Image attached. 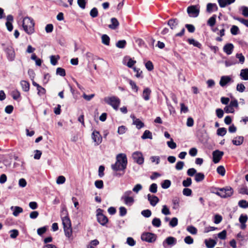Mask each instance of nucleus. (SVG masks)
I'll return each instance as SVG.
<instances>
[{
	"label": "nucleus",
	"mask_w": 248,
	"mask_h": 248,
	"mask_svg": "<svg viewBox=\"0 0 248 248\" xmlns=\"http://www.w3.org/2000/svg\"><path fill=\"white\" fill-rule=\"evenodd\" d=\"M61 217L62 220L64 234L69 241H72L74 239V237L73 236L72 224L68 216V211L66 208L62 209Z\"/></svg>",
	"instance_id": "obj_1"
},
{
	"label": "nucleus",
	"mask_w": 248,
	"mask_h": 248,
	"mask_svg": "<svg viewBox=\"0 0 248 248\" xmlns=\"http://www.w3.org/2000/svg\"><path fill=\"white\" fill-rule=\"evenodd\" d=\"M127 164L126 155L124 154H119L116 156V161L111 165V169L114 171L124 170L126 169Z\"/></svg>",
	"instance_id": "obj_2"
},
{
	"label": "nucleus",
	"mask_w": 248,
	"mask_h": 248,
	"mask_svg": "<svg viewBox=\"0 0 248 248\" xmlns=\"http://www.w3.org/2000/svg\"><path fill=\"white\" fill-rule=\"evenodd\" d=\"M209 190L211 193L216 194L222 198L230 197L233 193V190L230 186L223 188L212 186L209 188Z\"/></svg>",
	"instance_id": "obj_3"
},
{
	"label": "nucleus",
	"mask_w": 248,
	"mask_h": 248,
	"mask_svg": "<svg viewBox=\"0 0 248 248\" xmlns=\"http://www.w3.org/2000/svg\"><path fill=\"white\" fill-rule=\"evenodd\" d=\"M22 27L24 31L28 34H31L34 32V22L33 19L29 17H25L22 22Z\"/></svg>",
	"instance_id": "obj_4"
},
{
	"label": "nucleus",
	"mask_w": 248,
	"mask_h": 248,
	"mask_svg": "<svg viewBox=\"0 0 248 248\" xmlns=\"http://www.w3.org/2000/svg\"><path fill=\"white\" fill-rule=\"evenodd\" d=\"M105 102L111 106L114 109L117 110L121 103L120 99L116 96L108 97L104 98Z\"/></svg>",
	"instance_id": "obj_5"
},
{
	"label": "nucleus",
	"mask_w": 248,
	"mask_h": 248,
	"mask_svg": "<svg viewBox=\"0 0 248 248\" xmlns=\"http://www.w3.org/2000/svg\"><path fill=\"white\" fill-rule=\"evenodd\" d=\"M132 192L131 190H127L124 192L123 195L121 197V200L123 201L125 204L127 206H131L134 202V199L131 196Z\"/></svg>",
	"instance_id": "obj_6"
},
{
	"label": "nucleus",
	"mask_w": 248,
	"mask_h": 248,
	"mask_svg": "<svg viewBox=\"0 0 248 248\" xmlns=\"http://www.w3.org/2000/svg\"><path fill=\"white\" fill-rule=\"evenodd\" d=\"M200 6L199 4L191 5L187 8V13L190 17H197L200 14Z\"/></svg>",
	"instance_id": "obj_7"
},
{
	"label": "nucleus",
	"mask_w": 248,
	"mask_h": 248,
	"mask_svg": "<svg viewBox=\"0 0 248 248\" xmlns=\"http://www.w3.org/2000/svg\"><path fill=\"white\" fill-rule=\"evenodd\" d=\"M97 213L96 214V217L98 222L102 226H106L108 222V219L107 216L102 213L103 210L99 208L97 210Z\"/></svg>",
	"instance_id": "obj_8"
},
{
	"label": "nucleus",
	"mask_w": 248,
	"mask_h": 248,
	"mask_svg": "<svg viewBox=\"0 0 248 248\" xmlns=\"http://www.w3.org/2000/svg\"><path fill=\"white\" fill-rule=\"evenodd\" d=\"M156 238V235L151 232H143L141 235V239L142 241L149 243H153L155 242Z\"/></svg>",
	"instance_id": "obj_9"
},
{
	"label": "nucleus",
	"mask_w": 248,
	"mask_h": 248,
	"mask_svg": "<svg viewBox=\"0 0 248 248\" xmlns=\"http://www.w3.org/2000/svg\"><path fill=\"white\" fill-rule=\"evenodd\" d=\"M132 157L135 162L139 165H142L144 163V157L141 152H135L132 155Z\"/></svg>",
	"instance_id": "obj_10"
},
{
	"label": "nucleus",
	"mask_w": 248,
	"mask_h": 248,
	"mask_svg": "<svg viewBox=\"0 0 248 248\" xmlns=\"http://www.w3.org/2000/svg\"><path fill=\"white\" fill-rule=\"evenodd\" d=\"M7 55V57L10 61H13L15 58V52L13 47L11 46H8L5 49Z\"/></svg>",
	"instance_id": "obj_11"
},
{
	"label": "nucleus",
	"mask_w": 248,
	"mask_h": 248,
	"mask_svg": "<svg viewBox=\"0 0 248 248\" xmlns=\"http://www.w3.org/2000/svg\"><path fill=\"white\" fill-rule=\"evenodd\" d=\"M212 155L213 161L215 163H217L220 161L224 155V152L218 150H216L213 152Z\"/></svg>",
	"instance_id": "obj_12"
},
{
	"label": "nucleus",
	"mask_w": 248,
	"mask_h": 248,
	"mask_svg": "<svg viewBox=\"0 0 248 248\" xmlns=\"http://www.w3.org/2000/svg\"><path fill=\"white\" fill-rule=\"evenodd\" d=\"M92 138L94 142H96L97 145H99L102 142V136L100 133L96 130H94L92 134Z\"/></svg>",
	"instance_id": "obj_13"
},
{
	"label": "nucleus",
	"mask_w": 248,
	"mask_h": 248,
	"mask_svg": "<svg viewBox=\"0 0 248 248\" xmlns=\"http://www.w3.org/2000/svg\"><path fill=\"white\" fill-rule=\"evenodd\" d=\"M176 239L172 236H169L167 237L163 242V245L164 247H166V245L169 246H173L176 244Z\"/></svg>",
	"instance_id": "obj_14"
},
{
	"label": "nucleus",
	"mask_w": 248,
	"mask_h": 248,
	"mask_svg": "<svg viewBox=\"0 0 248 248\" xmlns=\"http://www.w3.org/2000/svg\"><path fill=\"white\" fill-rule=\"evenodd\" d=\"M233 81V80L230 76H224L221 77L219 84L221 86L224 87L229 82Z\"/></svg>",
	"instance_id": "obj_15"
},
{
	"label": "nucleus",
	"mask_w": 248,
	"mask_h": 248,
	"mask_svg": "<svg viewBox=\"0 0 248 248\" xmlns=\"http://www.w3.org/2000/svg\"><path fill=\"white\" fill-rule=\"evenodd\" d=\"M147 196L148 201L153 206H155L159 202V200L157 196L150 194H148Z\"/></svg>",
	"instance_id": "obj_16"
},
{
	"label": "nucleus",
	"mask_w": 248,
	"mask_h": 248,
	"mask_svg": "<svg viewBox=\"0 0 248 248\" xmlns=\"http://www.w3.org/2000/svg\"><path fill=\"white\" fill-rule=\"evenodd\" d=\"M234 46L232 43H228L225 45L223 47V51L227 55H230L232 53Z\"/></svg>",
	"instance_id": "obj_17"
},
{
	"label": "nucleus",
	"mask_w": 248,
	"mask_h": 248,
	"mask_svg": "<svg viewBox=\"0 0 248 248\" xmlns=\"http://www.w3.org/2000/svg\"><path fill=\"white\" fill-rule=\"evenodd\" d=\"M244 139V137L238 136L233 138L232 140V143L234 145L239 146L243 143Z\"/></svg>",
	"instance_id": "obj_18"
},
{
	"label": "nucleus",
	"mask_w": 248,
	"mask_h": 248,
	"mask_svg": "<svg viewBox=\"0 0 248 248\" xmlns=\"http://www.w3.org/2000/svg\"><path fill=\"white\" fill-rule=\"evenodd\" d=\"M217 6L216 3H208L206 6V12L209 13H212L213 11L217 10Z\"/></svg>",
	"instance_id": "obj_19"
},
{
	"label": "nucleus",
	"mask_w": 248,
	"mask_h": 248,
	"mask_svg": "<svg viewBox=\"0 0 248 248\" xmlns=\"http://www.w3.org/2000/svg\"><path fill=\"white\" fill-rule=\"evenodd\" d=\"M111 24L108 25V27L112 30L116 29L119 26V22L115 17L111 18Z\"/></svg>",
	"instance_id": "obj_20"
},
{
	"label": "nucleus",
	"mask_w": 248,
	"mask_h": 248,
	"mask_svg": "<svg viewBox=\"0 0 248 248\" xmlns=\"http://www.w3.org/2000/svg\"><path fill=\"white\" fill-rule=\"evenodd\" d=\"M187 42L189 45H192L194 46H196L200 49L202 48V45L199 42L196 41L193 38H188L187 40Z\"/></svg>",
	"instance_id": "obj_21"
},
{
	"label": "nucleus",
	"mask_w": 248,
	"mask_h": 248,
	"mask_svg": "<svg viewBox=\"0 0 248 248\" xmlns=\"http://www.w3.org/2000/svg\"><path fill=\"white\" fill-rule=\"evenodd\" d=\"M204 243L207 248H213L217 244V242L212 239H209V240L205 239Z\"/></svg>",
	"instance_id": "obj_22"
},
{
	"label": "nucleus",
	"mask_w": 248,
	"mask_h": 248,
	"mask_svg": "<svg viewBox=\"0 0 248 248\" xmlns=\"http://www.w3.org/2000/svg\"><path fill=\"white\" fill-rule=\"evenodd\" d=\"M178 24V20L176 18H171L168 21V25L172 30L174 29L177 26Z\"/></svg>",
	"instance_id": "obj_23"
},
{
	"label": "nucleus",
	"mask_w": 248,
	"mask_h": 248,
	"mask_svg": "<svg viewBox=\"0 0 248 248\" xmlns=\"http://www.w3.org/2000/svg\"><path fill=\"white\" fill-rule=\"evenodd\" d=\"M151 93V90L149 88H146L144 89L142 93V97L146 101L150 99V96Z\"/></svg>",
	"instance_id": "obj_24"
},
{
	"label": "nucleus",
	"mask_w": 248,
	"mask_h": 248,
	"mask_svg": "<svg viewBox=\"0 0 248 248\" xmlns=\"http://www.w3.org/2000/svg\"><path fill=\"white\" fill-rule=\"evenodd\" d=\"M20 85L24 92H28L29 91L30 84L29 82L26 80H21L20 81Z\"/></svg>",
	"instance_id": "obj_25"
},
{
	"label": "nucleus",
	"mask_w": 248,
	"mask_h": 248,
	"mask_svg": "<svg viewBox=\"0 0 248 248\" xmlns=\"http://www.w3.org/2000/svg\"><path fill=\"white\" fill-rule=\"evenodd\" d=\"M240 76L241 78L243 80H248V69H242L241 71Z\"/></svg>",
	"instance_id": "obj_26"
},
{
	"label": "nucleus",
	"mask_w": 248,
	"mask_h": 248,
	"mask_svg": "<svg viewBox=\"0 0 248 248\" xmlns=\"http://www.w3.org/2000/svg\"><path fill=\"white\" fill-rule=\"evenodd\" d=\"M50 59L51 64L56 65L58 63V61L60 59V56L59 55H51L50 57Z\"/></svg>",
	"instance_id": "obj_27"
},
{
	"label": "nucleus",
	"mask_w": 248,
	"mask_h": 248,
	"mask_svg": "<svg viewBox=\"0 0 248 248\" xmlns=\"http://www.w3.org/2000/svg\"><path fill=\"white\" fill-rule=\"evenodd\" d=\"M217 16L213 15L211 17L209 18L207 21V24L210 27H213L216 22Z\"/></svg>",
	"instance_id": "obj_28"
},
{
	"label": "nucleus",
	"mask_w": 248,
	"mask_h": 248,
	"mask_svg": "<svg viewBox=\"0 0 248 248\" xmlns=\"http://www.w3.org/2000/svg\"><path fill=\"white\" fill-rule=\"evenodd\" d=\"M153 136L152 133L148 130H146L143 135L141 136V139L143 140L149 139H152Z\"/></svg>",
	"instance_id": "obj_29"
},
{
	"label": "nucleus",
	"mask_w": 248,
	"mask_h": 248,
	"mask_svg": "<svg viewBox=\"0 0 248 248\" xmlns=\"http://www.w3.org/2000/svg\"><path fill=\"white\" fill-rule=\"evenodd\" d=\"M127 81L131 86L132 90L137 93L139 90V87L136 85V82L130 79H127Z\"/></svg>",
	"instance_id": "obj_30"
},
{
	"label": "nucleus",
	"mask_w": 248,
	"mask_h": 248,
	"mask_svg": "<svg viewBox=\"0 0 248 248\" xmlns=\"http://www.w3.org/2000/svg\"><path fill=\"white\" fill-rule=\"evenodd\" d=\"M205 176L203 173L198 172L196 173L195 176V180L197 182H200L204 180Z\"/></svg>",
	"instance_id": "obj_31"
},
{
	"label": "nucleus",
	"mask_w": 248,
	"mask_h": 248,
	"mask_svg": "<svg viewBox=\"0 0 248 248\" xmlns=\"http://www.w3.org/2000/svg\"><path fill=\"white\" fill-rule=\"evenodd\" d=\"M102 43L107 46L109 45L110 38L109 36L107 34H103L102 37Z\"/></svg>",
	"instance_id": "obj_32"
},
{
	"label": "nucleus",
	"mask_w": 248,
	"mask_h": 248,
	"mask_svg": "<svg viewBox=\"0 0 248 248\" xmlns=\"http://www.w3.org/2000/svg\"><path fill=\"white\" fill-rule=\"evenodd\" d=\"M133 69L134 72H136V74L135 75L136 78H143L142 71L140 70V68L134 67H133Z\"/></svg>",
	"instance_id": "obj_33"
},
{
	"label": "nucleus",
	"mask_w": 248,
	"mask_h": 248,
	"mask_svg": "<svg viewBox=\"0 0 248 248\" xmlns=\"http://www.w3.org/2000/svg\"><path fill=\"white\" fill-rule=\"evenodd\" d=\"M152 225L155 227L158 228L161 225V221L160 218L155 217L152 221Z\"/></svg>",
	"instance_id": "obj_34"
},
{
	"label": "nucleus",
	"mask_w": 248,
	"mask_h": 248,
	"mask_svg": "<svg viewBox=\"0 0 248 248\" xmlns=\"http://www.w3.org/2000/svg\"><path fill=\"white\" fill-rule=\"evenodd\" d=\"M133 124L136 125V127L140 129L144 126V124L139 119H136L133 121Z\"/></svg>",
	"instance_id": "obj_35"
},
{
	"label": "nucleus",
	"mask_w": 248,
	"mask_h": 248,
	"mask_svg": "<svg viewBox=\"0 0 248 248\" xmlns=\"http://www.w3.org/2000/svg\"><path fill=\"white\" fill-rule=\"evenodd\" d=\"M173 208L176 209L179 206L180 199L178 197H175L172 199Z\"/></svg>",
	"instance_id": "obj_36"
},
{
	"label": "nucleus",
	"mask_w": 248,
	"mask_h": 248,
	"mask_svg": "<svg viewBox=\"0 0 248 248\" xmlns=\"http://www.w3.org/2000/svg\"><path fill=\"white\" fill-rule=\"evenodd\" d=\"M126 42L125 40L118 41L116 44V46L120 48H124L125 47Z\"/></svg>",
	"instance_id": "obj_37"
},
{
	"label": "nucleus",
	"mask_w": 248,
	"mask_h": 248,
	"mask_svg": "<svg viewBox=\"0 0 248 248\" xmlns=\"http://www.w3.org/2000/svg\"><path fill=\"white\" fill-rule=\"evenodd\" d=\"M23 211V210L22 208L19 207V206H15V210L13 213V214L14 216L17 217L19 215L20 213H22Z\"/></svg>",
	"instance_id": "obj_38"
},
{
	"label": "nucleus",
	"mask_w": 248,
	"mask_h": 248,
	"mask_svg": "<svg viewBox=\"0 0 248 248\" xmlns=\"http://www.w3.org/2000/svg\"><path fill=\"white\" fill-rule=\"evenodd\" d=\"M192 184V179L190 177H187L186 180L183 181V186L185 187L190 186Z\"/></svg>",
	"instance_id": "obj_39"
},
{
	"label": "nucleus",
	"mask_w": 248,
	"mask_h": 248,
	"mask_svg": "<svg viewBox=\"0 0 248 248\" xmlns=\"http://www.w3.org/2000/svg\"><path fill=\"white\" fill-rule=\"evenodd\" d=\"M230 31L232 35H235L239 33V29L237 26L232 25Z\"/></svg>",
	"instance_id": "obj_40"
},
{
	"label": "nucleus",
	"mask_w": 248,
	"mask_h": 248,
	"mask_svg": "<svg viewBox=\"0 0 248 248\" xmlns=\"http://www.w3.org/2000/svg\"><path fill=\"white\" fill-rule=\"evenodd\" d=\"M56 74L62 77H64L66 75L65 70L62 68L58 67L56 69Z\"/></svg>",
	"instance_id": "obj_41"
},
{
	"label": "nucleus",
	"mask_w": 248,
	"mask_h": 248,
	"mask_svg": "<svg viewBox=\"0 0 248 248\" xmlns=\"http://www.w3.org/2000/svg\"><path fill=\"white\" fill-rule=\"evenodd\" d=\"M227 133V129L224 127L219 128L217 130V135L220 136H224Z\"/></svg>",
	"instance_id": "obj_42"
},
{
	"label": "nucleus",
	"mask_w": 248,
	"mask_h": 248,
	"mask_svg": "<svg viewBox=\"0 0 248 248\" xmlns=\"http://www.w3.org/2000/svg\"><path fill=\"white\" fill-rule=\"evenodd\" d=\"M217 172L221 176H224L225 174V169L223 166H219L217 169Z\"/></svg>",
	"instance_id": "obj_43"
},
{
	"label": "nucleus",
	"mask_w": 248,
	"mask_h": 248,
	"mask_svg": "<svg viewBox=\"0 0 248 248\" xmlns=\"http://www.w3.org/2000/svg\"><path fill=\"white\" fill-rule=\"evenodd\" d=\"M171 185V182L169 180H164L161 184V186L164 189L168 188Z\"/></svg>",
	"instance_id": "obj_44"
},
{
	"label": "nucleus",
	"mask_w": 248,
	"mask_h": 248,
	"mask_svg": "<svg viewBox=\"0 0 248 248\" xmlns=\"http://www.w3.org/2000/svg\"><path fill=\"white\" fill-rule=\"evenodd\" d=\"M47 229V226H44L43 227L39 228L37 230V234L41 236L46 232Z\"/></svg>",
	"instance_id": "obj_45"
},
{
	"label": "nucleus",
	"mask_w": 248,
	"mask_h": 248,
	"mask_svg": "<svg viewBox=\"0 0 248 248\" xmlns=\"http://www.w3.org/2000/svg\"><path fill=\"white\" fill-rule=\"evenodd\" d=\"M95 187L99 189H102L104 187L103 181L101 180H96L94 182Z\"/></svg>",
	"instance_id": "obj_46"
},
{
	"label": "nucleus",
	"mask_w": 248,
	"mask_h": 248,
	"mask_svg": "<svg viewBox=\"0 0 248 248\" xmlns=\"http://www.w3.org/2000/svg\"><path fill=\"white\" fill-rule=\"evenodd\" d=\"M234 19L239 21L241 23L245 25L246 27H248V19H244V18H242L241 17H234Z\"/></svg>",
	"instance_id": "obj_47"
},
{
	"label": "nucleus",
	"mask_w": 248,
	"mask_h": 248,
	"mask_svg": "<svg viewBox=\"0 0 248 248\" xmlns=\"http://www.w3.org/2000/svg\"><path fill=\"white\" fill-rule=\"evenodd\" d=\"M145 67L146 69L149 71H152L154 68L153 62L150 61H148L146 62Z\"/></svg>",
	"instance_id": "obj_48"
},
{
	"label": "nucleus",
	"mask_w": 248,
	"mask_h": 248,
	"mask_svg": "<svg viewBox=\"0 0 248 248\" xmlns=\"http://www.w3.org/2000/svg\"><path fill=\"white\" fill-rule=\"evenodd\" d=\"M90 16L92 17H96L98 16V10L95 7H94L90 11Z\"/></svg>",
	"instance_id": "obj_49"
},
{
	"label": "nucleus",
	"mask_w": 248,
	"mask_h": 248,
	"mask_svg": "<svg viewBox=\"0 0 248 248\" xmlns=\"http://www.w3.org/2000/svg\"><path fill=\"white\" fill-rule=\"evenodd\" d=\"M177 224L178 219L175 217L172 218L169 223L170 226H171V227H174L176 226Z\"/></svg>",
	"instance_id": "obj_50"
},
{
	"label": "nucleus",
	"mask_w": 248,
	"mask_h": 248,
	"mask_svg": "<svg viewBox=\"0 0 248 248\" xmlns=\"http://www.w3.org/2000/svg\"><path fill=\"white\" fill-rule=\"evenodd\" d=\"M149 190L151 192L155 193L157 190V186L156 184L153 183L149 187Z\"/></svg>",
	"instance_id": "obj_51"
},
{
	"label": "nucleus",
	"mask_w": 248,
	"mask_h": 248,
	"mask_svg": "<svg viewBox=\"0 0 248 248\" xmlns=\"http://www.w3.org/2000/svg\"><path fill=\"white\" fill-rule=\"evenodd\" d=\"M65 180L66 179L64 176L62 175L59 176L57 179L56 183L58 185L63 184L65 183Z\"/></svg>",
	"instance_id": "obj_52"
},
{
	"label": "nucleus",
	"mask_w": 248,
	"mask_h": 248,
	"mask_svg": "<svg viewBox=\"0 0 248 248\" xmlns=\"http://www.w3.org/2000/svg\"><path fill=\"white\" fill-rule=\"evenodd\" d=\"M185 27L188 31L190 33H193L195 31V28L194 26L192 24H186L185 25Z\"/></svg>",
	"instance_id": "obj_53"
},
{
	"label": "nucleus",
	"mask_w": 248,
	"mask_h": 248,
	"mask_svg": "<svg viewBox=\"0 0 248 248\" xmlns=\"http://www.w3.org/2000/svg\"><path fill=\"white\" fill-rule=\"evenodd\" d=\"M192 190L190 188L186 187L183 189V194L186 196H190L192 194Z\"/></svg>",
	"instance_id": "obj_54"
},
{
	"label": "nucleus",
	"mask_w": 248,
	"mask_h": 248,
	"mask_svg": "<svg viewBox=\"0 0 248 248\" xmlns=\"http://www.w3.org/2000/svg\"><path fill=\"white\" fill-rule=\"evenodd\" d=\"M161 212L163 214L165 215H169L170 214V211L169 209L168 208L167 205H164L163 206V208L161 210Z\"/></svg>",
	"instance_id": "obj_55"
},
{
	"label": "nucleus",
	"mask_w": 248,
	"mask_h": 248,
	"mask_svg": "<svg viewBox=\"0 0 248 248\" xmlns=\"http://www.w3.org/2000/svg\"><path fill=\"white\" fill-rule=\"evenodd\" d=\"M167 145L168 146L172 149H174L176 148L177 145L175 142H174L172 140V139H170V141H168L167 142Z\"/></svg>",
	"instance_id": "obj_56"
},
{
	"label": "nucleus",
	"mask_w": 248,
	"mask_h": 248,
	"mask_svg": "<svg viewBox=\"0 0 248 248\" xmlns=\"http://www.w3.org/2000/svg\"><path fill=\"white\" fill-rule=\"evenodd\" d=\"M141 215L145 217H149L151 216L152 212L149 209L144 210L141 213Z\"/></svg>",
	"instance_id": "obj_57"
},
{
	"label": "nucleus",
	"mask_w": 248,
	"mask_h": 248,
	"mask_svg": "<svg viewBox=\"0 0 248 248\" xmlns=\"http://www.w3.org/2000/svg\"><path fill=\"white\" fill-rule=\"evenodd\" d=\"M187 230L192 234H196L197 232V229L193 226H188L187 228Z\"/></svg>",
	"instance_id": "obj_58"
},
{
	"label": "nucleus",
	"mask_w": 248,
	"mask_h": 248,
	"mask_svg": "<svg viewBox=\"0 0 248 248\" xmlns=\"http://www.w3.org/2000/svg\"><path fill=\"white\" fill-rule=\"evenodd\" d=\"M12 97L14 100H17L20 97V93L17 90L13 91Z\"/></svg>",
	"instance_id": "obj_59"
},
{
	"label": "nucleus",
	"mask_w": 248,
	"mask_h": 248,
	"mask_svg": "<svg viewBox=\"0 0 248 248\" xmlns=\"http://www.w3.org/2000/svg\"><path fill=\"white\" fill-rule=\"evenodd\" d=\"M238 205L242 208H246L248 207L247 202L246 200H242L239 201Z\"/></svg>",
	"instance_id": "obj_60"
},
{
	"label": "nucleus",
	"mask_w": 248,
	"mask_h": 248,
	"mask_svg": "<svg viewBox=\"0 0 248 248\" xmlns=\"http://www.w3.org/2000/svg\"><path fill=\"white\" fill-rule=\"evenodd\" d=\"M246 88L242 83H238L236 86V90L239 92L242 93L244 92Z\"/></svg>",
	"instance_id": "obj_61"
},
{
	"label": "nucleus",
	"mask_w": 248,
	"mask_h": 248,
	"mask_svg": "<svg viewBox=\"0 0 248 248\" xmlns=\"http://www.w3.org/2000/svg\"><path fill=\"white\" fill-rule=\"evenodd\" d=\"M127 214L126 209L123 206L119 208V215L121 217H124Z\"/></svg>",
	"instance_id": "obj_62"
},
{
	"label": "nucleus",
	"mask_w": 248,
	"mask_h": 248,
	"mask_svg": "<svg viewBox=\"0 0 248 248\" xmlns=\"http://www.w3.org/2000/svg\"><path fill=\"white\" fill-rule=\"evenodd\" d=\"M78 6L82 9L85 8L86 4V0H78Z\"/></svg>",
	"instance_id": "obj_63"
},
{
	"label": "nucleus",
	"mask_w": 248,
	"mask_h": 248,
	"mask_svg": "<svg viewBox=\"0 0 248 248\" xmlns=\"http://www.w3.org/2000/svg\"><path fill=\"white\" fill-rule=\"evenodd\" d=\"M126 243L130 246H134L136 244V241L131 237H129L127 238Z\"/></svg>",
	"instance_id": "obj_64"
}]
</instances>
